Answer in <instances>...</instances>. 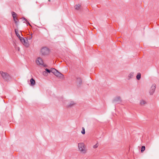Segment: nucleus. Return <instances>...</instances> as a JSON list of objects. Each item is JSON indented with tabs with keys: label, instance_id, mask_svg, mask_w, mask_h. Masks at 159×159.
I'll return each mask as SVG.
<instances>
[{
	"label": "nucleus",
	"instance_id": "1",
	"mask_svg": "<svg viewBox=\"0 0 159 159\" xmlns=\"http://www.w3.org/2000/svg\"><path fill=\"white\" fill-rule=\"evenodd\" d=\"M78 147L79 151L81 153L85 154L87 152V148L84 144L83 143L78 144Z\"/></svg>",
	"mask_w": 159,
	"mask_h": 159
},
{
	"label": "nucleus",
	"instance_id": "2",
	"mask_svg": "<svg viewBox=\"0 0 159 159\" xmlns=\"http://www.w3.org/2000/svg\"><path fill=\"white\" fill-rule=\"evenodd\" d=\"M40 53L43 56L48 55L49 54V50L47 47L42 48L41 50Z\"/></svg>",
	"mask_w": 159,
	"mask_h": 159
},
{
	"label": "nucleus",
	"instance_id": "3",
	"mask_svg": "<svg viewBox=\"0 0 159 159\" xmlns=\"http://www.w3.org/2000/svg\"><path fill=\"white\" fill-rule=\"evenodd\" d=\"M0 73L2 78L5 80L7 81L10 78V76L8 73L2 71H1Z\"/></svg>",
	"mask_w": 159,
	"mask_h": 159
},
{
	"label": "nucleus",
	"instance_id": "4",
	"mask_svg": "<svg viewBox=\"0 0 159 159\" xmlns=\"http://www.w3.org/2000/svg\"><path fill=\"white\" fill-rule=\"evenodd\" d=\"M52 72L55 76L60 78H62L63 77V75L58 71L57 70L54 68H52Z\"/></svg>",
	"mask_w": 159,
	"mask_h": 159
},
{
	"label": "nucleus",
	"instance_id": "5",
	"mask_svg": "<svg viewBox=\"0 0 159 159\" xmlns=\"http://www.w3.org/2000/svg\"><path fill=\"white\" fill-rule=\"evenodd\" d=\"M36 63L38 65H41L44 67L46 66V65L43 64V60L40 57L37 58L36 61Z\"/></svg>",
	"mask_w": 159,
	"mask_h": 159
},
{
	"label": "nucleus",
	"instance_id": "6",
	"mask_svg": "<svg viewBox=\"0 0 159 159\" xmlns=\"http://www.w3.org/2000/svg\"><path fill=\"white\" fill-rule=\"evenodd\" d=\"M20 40L21 43L26 47H28L29 46V44L27 43L28 39L26 38V39L21 37Z\"/></svg>",
	"mask_w": 159,
	"mask_h": 159
},
{
	"label": "nucleus",
	"instance_id": "7",
	"mask_svg": "<svg viewBox=\"0 0 159 159\" xmlns=\"http://www.w3.org/2000/svg\"><path fill=\"white\" fill-rule=\"evenodd\" d=\"M76 84L78 86H80L82 84V80L80 77H76Z\"/></svg>",
	"mask_w": 159,
	"mask_h": 159
},
{
	"label": "nucleus",
	"instance_id": "8",
	"mask_svg": "<svg viewBox=\"0 0 159 159\" xmlns=\"http://www.w3.org/2000/svg\"><path fill=\"white\" fill-rule=\"evenodd\" d=\"M156 89L155 84H153L151 87V89L149 93L150 95H152L154 93Z\"/></svg>",
	"mask_w": 159,
	"mask_h": 159
},
{
	"label": "nucleus",
	"instance_id": "9",
	"mask_svg": "<svg viewBox=\"0 0 159 159\" xmlns=\"http://www.w3.org/2000/svg\"><path fill=\"white\" fill-rule=\"evenodd\" d=\"M76 104V103L73 101H70V102L69 104L68 105L67 107H71L72 106H74Z\"/></svg>",
	"mask_w": 159,
	"mask_h": 159
},
{
	"label": "nucleus",
	"instance_id": "10",
	"mask_svg": "<svg viewBox=\"0 0 159 159\" xmlns=\"http://www.w3.org/2000/svg\"><path fill=\"white\" fill-rule=\"evenodd\" d=\"M114 101L116 102H121V100L120 97H117L114 99Z\"/></svg>",
	"mask_w": 159,
	"mask_h": 159
},
{
	"label": "nucleus",
	"instance_id": "11",
	"mask_svg": "<svg viewBox=\"0 0 159 159\" xmlns=\"http://www.w3.org/2000/svg\"><path fill=\"white\" fill-rule=\"evenodd\" d=\"M30 82L31 85L32 86L34 85L35 84V81L33 78H31L30 79Z\"/></svg>",
	"mask_w": 159,
	"mask_h": 159
},
{
	"label": "nucleus",
	"instance_id": "12",
	"mask_svg": "<svg viewBox=\"0 0 159 159\" xmlns=\"http://www.w3.org/2000/svg\"><path fill=\"white\" fill-rule=\"evenodd\" d=\"M146 103V102L144 100H141L140 101V104L141 106H144Z\"/></svg>",
	"mask_w": 159,
	"mask_h": 159
},
{
	"label": "nucleus",
	"instance_id": "13",
	"mask_svg": "<svg viewBox=\"0 0 159 159\" xmlns=\"http://www.w3.org/2000/svg\"><path fill=\"white\" fill-rule=\"evenodd\" d=\"M13 20L15 23L16 25V26L18 25V23L19 22V20L18 18L16 17H15L14 18H13Z\"/></svg>",
	"mask_w": 159,
	"mask_h": 159
},
{
	"label": "nucleus",
	"instance_id": "14",
	"mask_svg": "<svg viewBox=\"0 0 159 159\" xmlns=\"http://www.w3.org/2000/svg\"><path fill=\"white\" fill-rule=\"evenodd\" d=\"M15 33L16 35V36H17V37L20 39V38H21V37H20V35H19V34L18 33V30H16V29H15Z\"/></svg>",
	"mask_w": 159,
	"mask_h": 159
},
{
	"label": "nucleus",
	"instance_id": "15",
	"mask_svg": "<svg viewBox=\"0 0 159 159\" xmlns=\"http://www.w3.org/2000/svg\"><path fill=\"white\" fill-rule=\"evenodd\" d=\"M134 73L133 72H131L129 74L128 78L129 79L132 78L134 76Z\"/></svg>",
	"mask_w": 159,
	"mask_h": 159
},
{
	"label": "nucleus",
	"instance_id": "16",
	"mask_svg": "<svg viewBox=\"0 0 159 159\" xmlns=\"http://www.w3.org/2000/svg\"><path fill=\"white\" fill-rule=\"evenodd\" d=\"M80 5L79 4H77L75 5V9L79 10L80 8Z\"/></svg>",
	"mask_w": 159,
	"mask_h": 159
},
{
	"label": "nucleus",
	"instance_id": "17",
	"mask_svg": "<svg viewBox=\"0 0 159 159\" xmlns=\"http://www.w3.org/2000/svg\"><path fill=\"white\" fill-rule=\"evenodd\" d=\"M141 74L139 73H138L136 76V78L138 80H139L141 78Z\"/></svg>",
	"mask_w": 159,
	"mask_h": 159
},
{
	"label": "nucleus",
	"instance_id": "18",
	"mask_svg": "<svg viewBox=\"0 0 159 159\" xmlns=\"http://www.w3.org/2000/svg\"><path fill=\"white\" fill-rule=\"evenodd\" d=\"M12 15L13 18H14L15 17H16L17 16V14L14 12H12L11 13Z\"/></svg>",
	"mask_w": 159,
	"mask_h": 159
},
{
	"label": "nucleus",
	"instance_id": "19",
	"mask_svg": "<svg viewBox=\"0 0 159 159\" xmlns=\"http://www.w3.org/2000/svg\"><path fill=\"white\" fill-rule=\"evenodd\" d=\"M21 19H23L24 20H25L26 21V22L27 23V25H29L31 26L30 24L29 23V22H28V21L25 18H24V17H22L21 18Z\"/></svg>",
	"mask_w": 159,
	"mask_h": 159
},
{
	"label": "nucleus",
	"instance_id": "20",
	"mask_svg": "<svg viewBox=\"0 0 159 159\" xmlns=\"http://www.w3.org/2000/svg\"><path fill=\"white\" fill-rule=\"evenodd\" d=\"M145 147L144 146H142V147L141 148V152H143V151L145 150Z\"/></svg>",
	"mask_w": 159,
	"mask_h": 159
},
{
	"label": "nucleus",
	"instance_id": "21",
	"mask_svg": "<svg viewBox=\"0 0 159 159\" xmlns=\"http://www.w3.org/2000/svg\"><path fill=\"white\" fill-rule=\"evenodd\" d=\"M81 133L82 134H85V129L84 127L82 128V131L81 132Z\"/></svg>",
	"mask_w": 159,
	"mask_h": 159
},
{
	"label": "nucleus",
	"instance_id": "22",
	"mask_svg": "<svg viewBox=\"0 0 159 159\" xmlns=\"http://www.w3.org/2000/svg\"><path fill=\"white\" fill-rule=\"evenodd\" d=\"M98 143H97L95 145L93 146V148H96L98 147Z\"/></svg>",
	"mask_w": 159,
	"mask_h": 159
},
{
	"label": "nucleus",
	"instance_id": "23",
	"mask_svg": "<svg viewBox=\"0 0 159 159\" xmlns=\"http://www.w3.org/2000/svg\"><path fill=\"white\" fill-rule=\"evenodd\" d=\"M45 70L46 71V72L48 73H50V72H52V69H51V70H50L47 68H46L45 69Z\"/></svg>",
	"mask_w": 159,
	"mask_h": 159
},
{
	"label": "nucleus",
	"instance_id": "24",
	"mask_svg": "<svg viewBox=\"0 0 159 159\" xmlns=\"http://www.w3.org/2000/svg\"><path fill=\"white\" fill-rule=\"evenodd\" d=\"M32 38V34H31L30 36L28 37V39L31 40Z\"/></svg>",
	"mask_w": 159,
	"mask_h": 159
},
{
	"label": "nucleus",
	"instance_id": "25",
	"mask_svg": "<svg viewBox=\"0 0 159 159\" xmlns=\"http://www.w3.org/2000/svg\"><path fill=\"white\" fill-rule=\"evenodd\" d=\"M43 74L44 75L47 76L48 75V73L47 72L44 71L43 72Z\"/></svg>",
	"mask_w": 159,
	"mask_h": 159
},
{
	"label": "nucleus",
	"instance_id": "26",
	"mask_svg": "<svg viewBox=\"0 0 159 159\" xmlns=\"http://www.w3.org/2000/svg\"><path fill=\"white\" fill-rule=\"evenodd\" d=\"M17 48L18 51H19L20 50V48L19 47H18Z\"/></svg>",
	"mask_w": 159,
	"mask_h": 159
},
{
	"label": "nucleus",
	"instance_id": "27",
	"mask_svg": "<svg viewBox=\"0 0 159 159\" xmlns=\"http://www.w3.org/2000/svg\"><path fill=\"white\" fill-rule=\"evenodd\" d=\"M48 1L49 2H50V1H51V0H48Z\"/></svg>",
	"mask_w": 159,
	"mask_h": 159
}]
</instances>
